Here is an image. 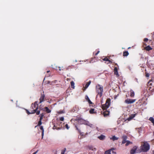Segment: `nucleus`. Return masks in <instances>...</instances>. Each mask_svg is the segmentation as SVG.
<instances>
[{
	"mask_svg": "<svg viewBox=\"0 0 154 154\" xmlns=\"http://www.w3.org/2000/svg\"><path fill=\"white\" fill-rule=\"evenodd\" d=\"M110 99H107L105 104L102 105V108L103 110H106L109 108L110 104Z\"/></svg>",
	"mask_w": 154,
	"mask_h": 154,
	"instance_id": "20e7f679",
	"label": "nucleus"
},
{
	"mask_svg": "<svg viewBox=\"0 0 154 154\" xmlns=\"http://www.w3.org/2000/svg\"><path fill=\"white\" fill-rule=\"evenodd\" d=\"M112 151V153L116 154V153L113 151L112 149H110L105 152V154H111V152Z\"/></svg>",
	"mask_w": 154,
	"mask_h": 154,
	"instance_id": "4468645a",
	"label": "nucleus"
},
{
	"mask_svg": "<svg viewBox=\"0 0 154 154\" xmlns=\"http://www.w3.org/2000/svg\"><path fill=\"white\" fill-rule=\"evenodd\" d=\"M118 137H116L115 136H113L112 138H110V139L112 140L113 141L117 140L118 139Z\"/></svg>",
	"mask_w": 154,
	"mask_h": 154,
	"instance_id": "b1692460",
	"label": "nucleus"
},
{
	"mask_svg": "<svg viewBox=\"0 0 154 154\" xmlns=\"http://www.w3.org/2000/svg\"><path fill=\"white\" fill-rule=\"evenodd\" d=\"M122 138L123 139V140L122 141V143L124 144L127 141V140H126L127 138V137L126 136L124 135L122 137Z\"/></svg>",
	"mask_w": 154,
	"mask_h": 154,
	"instance_id": "f8f14e48",
	"label": "nucleus"
},
{
	"mask_svg": "<svg viewBox=\"0 0 154 154\" xmlns=\"http://www.w3.org/2000/svg\"><path fill=\"white\" fill-rule=\"evenodd\" d=\"M37 103L38 102L36 101H35L34 103H32L30 109H32V113H36V115H38L40 114V111L37 110L38 108V104Z\"/></svg>",
	"mask_w": 154,
	"mask_h": 154,
	"instance_id": "f257e3e1",
	"label": "nucleus"
},
{
	"mask_svg": "<svg viewBox=\"0 0 154 154\" xmlns=\"http://www.w3.org/2000/svg\"><path fill=\"white\" fill-rule=\"evenodd\" d=\"M109 112L107 110H106L103 113V115L104 116H108L109 114Z\"/></svg>",
	"mask_w": 154,
	"mask_h": 154,
	"instance_id": "6ab92c4d",
	"label": "nucleus"
},
{
	"mask_svg": "<svg viewBox=\"0 0 154 154\" xmlns=\"http://www.w3.org/2000/svg\"><path fill=\"white\" fill-rule=\"evenodd\" d=\"M135 99H128L125 100V103L127 104L133 103L135 101Z\"/></svg>",
	"mask_w": 154,
	"mask_h": 154,
	"instance_id": "423d86ee",
	"label": "nucleus"
},
{
	"mask_svg": "<svg viewBox=\"0 0 154 154\" xmlns=\"http://www.w3.org/2000/svg\"><path fill=\"white\" fill-rule=\"evenodd\" d=\"M75 120L79 124H85L86 122L85 120L80 118H77L75 119Z\"/></svg>",
	"mask_w": 154,
	"mask_h": 154,
	"instance_id": "39448f33",
	"label": "nucleus"
},
{
	"mask_svg": "<svg viewBox=\"0 0 154 154\" xmlns=\"http://www.w3.org/2000/svg\"><path fill=\"white\" fill-rule=\"evenodd\" d=\"M114 74L116 75L117 77H119V75L118 74V69L117 67H115L114 70Z\"/></svg>",
	"mask_w": 154,
	"mask_h": 154,
	"instance_id": "9d476101",
	"label": "nucleus"
},
{
	"mask_svg": "<svg viewBox=\"0 0 154 154\" xmlns=\"http://www.w3.org/2000/svg\"><path fill=\"white\" fill-rule=\"evenodd\" d=\"M154 141V139L152 140V141Z\"/></svg>",
	"mask_w": 154,
	"mask_h": 154,
	"instance_id": "8fccbe9b",
	"label": "nucleus"
},
{
	"mask_svg": "<svg viewBox=\"0 0 154 154\" xmlns=\"http://www.w3.org/2000/svg\"><path fill=\"white\" fill-rule=\"evenodd\" d=\"M143 46H146L147 45L146 43H143Z\"/></svg>",
	"mask_w": 154,
	"mask_h": 154,
	"instance_id": "49530a36",
	"label": "nucleus"
},
{
	"mask_svg": "<svg viewBox=\"0 0 154 154\" xmlns=\"http://www.w3.org/2000/svg\"><path fill=\"white\" fill-rule=\"evenodd\" d=\"M44 110L46 111L47 113H50L51 110L50 109L47 107H45L44 108Z\"/></svg>",
	"mask_w": 154,
	"mask_h": 154,
	"instance_id": "2eb2a0df",
	"label": "nucleus"
},
{
	"mask_svg": "<svg viewBox=\"0 0 154 154\" xmlns=\"http://www.w3.org/2000/svg\"><path fill=\"white\" fill-rule=\"evenodd\" d=\"M153 135H154V131L153 132Z\"/></svg>",
	"mask_w": 154,
	"mask_h": 154,
	"instance_id": "3c124183",
	"label": "nucleus"
},
{
	"mask_svg": "<svg viewBox=\"0 0 154 154\" xmlns=\"http://www.w3.org/2000/svg\"><path fill=\"white\" fill-rule=\"evenodd\" d=\"M50 76V73L46 75V76L47 77H49Z\"/></svg>",
	"mask_w": 154,
	"mask_h": 154,
	"instance_id": "37998d69",
	"label": "nucleus"
},
{
	"mask_svg": "<svg viewBox=\"0 0 154 154\" xmlns=\"http://www.w3.org/2000/svg\"><path fill=\"white\" fill-rule=\"evenodd\" d=\"M58 114H61L64 113V112L62 110H60L57 112Z\"/></svg>",
	"mask_w": 154,
	"mask_h": 154,
	"instance_id": "2f4dec72",
	"label": "nucleus"
},
{
	"mask_svg": "<svg viewBox=\"0 0 154 154\" xmlns=\"http://www.w3.org/2000/svg\"><path fill=\"white\" fill-rule=\"evenodd\" d=\"M42 121L39 120L37 126H40L42 124Z\"/></svg>",
	"mask_w": 154,
	"mask_h": 154,
	"instance_id": "72a5a7b5",
	"label": "nucleus"
},
{
	"mask_svg": "<svg viewBox=\"0 0 154 154\" xmlns=\"http://www.w3.org/2000/svg\"><path fill=\"white\" fill-rule=\"evenodd\" d=\"M38 150H37L35 152L32 154H36V153L38 152Z\"/></svg>",
	"mask_w": 154,
	"mask_h": 154,
	"instance_id": "a18cd8bd",
	"label": "nucleus"
},
{
	"mask_svg": "<svg viewBox=\"0 0 154 154\" xmlns=\"http://www.w3.org/2000/svg\"><path fill=\"white\" fill-rule=\"evenodd\" d=\"M126 143L125 144L126 146H127L130 144H132V142H130L129 140H127Z\"/></svg>",
	"mask_w": 154,
	"mask_h": 154,
	"instance_id": "a878e982",
	"label": "nucleus"
},
{
	"mask_svg": "<svg viewBox=\"0 0 154 154\" xmlns=\"http://www.w3.org/2000/svg\"><path fill=\"white\" fill-rule=\"evenodd\" d=\"M152 154H154V150L152 151Z\"/></svg>",
	"mask_w": 154,
	"mask_h": 154,
	"instance_id": "09e8293b",
	"label": "nucleus"
},
{
	"mask_svg": "<svg viewBox=\"0 0 154 154\" xmlns=\"http://www.w3.org/2000/svg\"><path fill=\"white\" fill-rule=\"evenodd\" d=\"M65 69V68L63 66H61L58 67H57L56 69L57 71H61V70H63Z\"/></svg>",
	"mask_w": 154,
	"mask_h": 154,
	"instance_id": "9b49d317",
	"label": "nucleus"
},
{
	"mask_svg": "<svg viewBox=\"0 0 154 154\" xmlns=\"http://www.w3.org/2000/svg\"><path fill=\"white\" fill-rule=\"evenodd\" d=\"M65 127L67 129H69V127L68 126V125L67 124H66L65 125Z\"/></svg>",
	"mask_w": 154,
	"mask_h": 154,
	"instance_id": "e433bc0d",
	"label": "nucleus"
},
{
	"mask_svg": "<svg viewBox=\"0 0 154 154\" xmlns=\"http://www.w3.org/2000/svg\"><path fill=\"white\" fill-rule=\"evenodd\" d=\"M66 148H64L63 150H62L61 152V154H64V153L66 151Z\"/></svg>",
	"mask_w": 154,
	"mask_h": 154,
	"instance_id": "473e14b6",
	"label": "nucleus"
},
{
	"mask_svg": "<svg viewBox=\"0 0 154 154\" xmlns=\"http://www.w3.org/2000/svg\"><path fill=\"white\" fill-rule=\"evenodd\" d=\"M144 49L147 51H149L152 49V48L149 45H148L145 47H144Z\"/></svg>",
	"mask_w": 154,
	"mask_h": 154,
	"instance_id": "ddd939ff",
	"label": "nucleus"
},
{
	"mask_svg": "<svg viewBox=\"0 0 154 154\" xmlns=\"http://www.w3.org/2000/svg\"><path fill=\"white\" fill-rule=\"evenodd\" d=\"M26 112L27 113V114L28 115H29L31 114H33V113H32V110H30V112L27 109H26Z\"/></svg>",
	"mask_w": 154,
	"mask_h": 154,
	"instance_id": "7c9ffc66",
	"label": "nucleus"
},
{
	"mask_svg": "<svg viewBox=\"0 0 154 154\" xmlns=\"http://www.w3.org/2000/svg\"><path fill=\"white\" fill-rule=\"evenodd\" d=\"M85 99H86V100H87L89 104H93L92 102L90 100V99H89V98L88 97V96H86Z\"/></svg>",
	"mask_w": 154,
	"mask_h": 154,
	"instance_id": "dca6fc26",
	"label": "nucleus"
},
{
	"mask_svg": "<svg viewBox=\"0 0 154 154\" xmlns=\"http://www.w3.org/2000/svg\"><path fill=\"white\" fill-rule=\"evenodd\" d=\"M47 72L48 73H50V70L47 71Z\"/></svg>",
	"mask_w": 154,
	"mask_h": 154,
	"instance_id": "de8ad7c7",
	"label": "nucleus"
},
{
	"mask_svg": "<svg viewBox=\"0 0 154 154\" xmlns=\"http://www.w3.org/2000/svg\"><path fill=\"white\" fill-rule=\"evenodd\" d=\"M89 149L91 150H96L95 148H94L92 146H90L89 147Z\"/></svg>",
	"mask_w": 154,
	"mask_h": 154,
	"instance_id": "c756f323",
	"label": "nucleus"
},
{
	"mask_svg": "<svg viewBox=\"0 0 154 154\" xmlns=\"http://www.w3.org/2000/svg\"><path fill=\"white\" fill-rule=\"evenodd\" d=\"M148 40V39L147 38H145L143 40V41L144 42H147Z\"/></svg>",
	"mask_w": 154,
	"mask_h": 154,
	"instance_id": "58836bf2",
	"label": "nucleus"
},
{
	"mask_svg": "<svg viewBox=\"0 0 154 154\" xmlns=\"http://www.w3.org/2000/svg\"><path fill=\"white\" fill-rule=\"evenodd\" d=\"M129 54V53L128 51H125L123 53V56L126 57L128 56Z\"/></svg>",
	"mask_w": 154,
	"mask_h": 154,
	"instance_id": "4be33fe9",
	"label": "nucleus"
},
{
	"mask_svg": "<svg viewBox=\"0 0 154 154\" xmlns=\"http://www.w3.org/2000/svg\"><path fill=\"white\" fill-rule=\"evenodd\" d=\"M40 129L42 130V137H43L44 135V130L43 129V128L42 126H41L40 127Z\"/></svg>",
	"mask_w": 154,
	"mask_h": 154,
	"instance_id": "412c9836",
	"label": "nucleus"
},
{
	"mask_svg": "<svg viewBox=\"0 0 154 154\" xmlns=\"http://www.w3.org/2000/svg\"><path fill=\"white\" fill-rule=\"evenodd\" d=\"M135 114H133L132 115H131V116H130L127 119V120L129 121L131 120V119H132L133 118L135 117Z\"/></svg>",
	"mask_w": 154,
	"mask_h": 154,
	"instance_id": "aec40b11",
	"label": "nucleus"
},
{
	"mask_svg": "<svg viewBox=\"0 0 154 154\" xmlns=\"http://www.w3.org/2000/svg\"><path fill=\"white\" fill-rule=\"evenodd\" d=\"M99 52H100V51H98L95 54V55H97L99 53Z\"/></svg>",
	"mask_w": 154,
	"mask_h": 154,
	"instance_id": "79ce46f5",
	"label": "nucleus"
},
{
	"mask_svg": "<svg viewBox=\"0 0 154 154\" xmlns=\"http://www.w3.org/2000/svg\"><path fill=\"white\" fill-rule=\"evenodd\" d=\"M39 117H40L39 120L42 121V119L43 118V117L40 116H39Z\"/></svg>",
	"mask_w": 154,
	"mask_h": 154,
	"instance_id": "ea45409f",
	"label": "nucleus"
},
{
	"mask_svg": "<svg viewBox=\"0 0 154 154\" xmlns=\"http://www.w3.org/2000/svg\"><path fill=\"white\" fill-rule=\"evenodd\" d=\"M64 117H60V120L61 121H63L64 120Z\"/></svg>",
	"mask_w": 154,
	"mask_h": 154,
	"instance_id": "4c0bfd02",
	"label": "nucleus"
},
{
	"mask_svg": "<svg viewBox=\"0 0 154 154\" xmlns=\"http://www.w3.org/2000/svg\"><path fill=\"white\" fill-rule=\"evenodd\" d=\"M134 93L133 91H131L130 93V96L131 97H134Z\"/></svg>",
	"mask_w": 154,
	"mask_h": 154,
	"instance_id": "bb28decb",
	"label": "nucleus"
},
{
	"mask_svg": "<svg viewBox=\"0 0 154 154\" xmlns=\"http://www.w3.org/2000/svg\"><path fill=\"white\" fill-rule=\"evenodd\" d=\"M146 76L147 77H149L150 76V74L149 73H147V72H146Z\"/></svg>",
	"mask_w": 154,
	"mask_h": 154,
	"instance_id": "f704fd0d",
	"label": "nucleus"
},
{
	"mask_svg": "<svg viewBox=\"0 0 154 154\" xmlns=\"http://www.w3.org/2000/svg\"><path fill=\"white\" fill-rule=\"evenodd\" d=\"M103 60L104 61H108L109 63H107V64L109 63L111 64L112 63V62L109 60L107 57H106L104 59H103Z\"/></svg>",
	"mask_w": 154,
	"mask_h": 154,
	"instance_id": "a211bd4d",
	"label": "nucleus"
},
{
	"mask_svg": "<svg viewBox=\"0 0 154 154\" xmlns=\"http://www.w3.org/2000/svg\"><path fill=\"white\" fill-rule=\"evenodd\" d=\"M103 87L102 85H101L99 84L97 85L96 86V91L97 94V97L98 95H99L100 97H101L102 96V93L103 91Z\"/></svg>",
	"mask_w": 154,
	"mask_h": 154,
	"instance_id": "7ed1b4c3",
	"label": "nucleus"
},
{
	"mask_svg": "<svg viewBox=\"0 0 154 154\" xmlns=\"http://www.w3.org/2000/svg\"><path fill=\"white\" fill-rule=\"evenodd\" d=\"M45 97V96L44 94H41V95L40 97V98L39 99V103H41L42 102L44 101V98Z\"/></svg>",
	"mask_w": 154,
	"mask_h": 154,
	"instance_id": "1a4fd4ad",
	"label": "nucleus"
},
{
	"mask_svg": "<svg viewBox=\"0 0 154 154\" xmlns=\"http://www.w3.org/2000/svg\"><path fill=\"white\" fill-rule=\"evenodd\" d=\"M149 120L153 124V125H154V118L153 117H151L149 118Z\"/></svg>",
	"mask_w": 154,
	"mask_h": 154,
	"instance_id": "cd10ccee",
	"label": "nucleus"
},
{
	"mask_svg": "<svg viewBox=\"0 0 154 154\" xmlns=\"http://www.w3.org/2000/svg\"><path fill=\"white\" fill-rule=\"evenodd\" d=\"M137 148V146H134L132 149H131V150L130 154H134L135 153L136 150Z\"/></svg>",
	"mask_w": 154,
	"mask_h": 154,
	"instance_id": "6e6552de",
	"label": "nucleus"
},
{
	"mask_svg": "<svg viewBox=\"0 0 154 154\" xmlns=\"http://www.w3.org/2000/svg\"><path fill=\"white\" fill-rule=\"evenodd\" d=\"M118 95H119V94H118L117 95V96H115L114 97V99H116V98H117V96Z\"/></svg>",
	"mask_w": 154,
	"mask_h": 154,
	"instance_id": "c03bdc74",
	"label": "nucleus"
},
{
	"mask_svg": "<svg viewBox=\"0 0 154 154\" xmlns=\"http://www.w3.org/2000/svg\"><path fill=\"white\" fill-rule=\"evenodd\" d=\"M70 85H71V87L72 88L74 89L75 88V86H74L75 83H74V82L73 81H71L70 82Z\"/></svg>",
	"mask_w": 154,
	"mask_h": 154,
	"instance_id": "5701e85b",
	"label": "nucleus"
},
{
	"mask_svg": "<svg viewBox=\"0 0 154 154\" xmlns=\"http://www.w3.org/2000/svg\"><path fill=\"white\" fill-rule=\"evenodd\" d=\"M149 149L150 145L147 142H144L140 146V149L143 152H147Z\"/></svg>",
	"mask_w": 154,
	"mask_h": 154,
	"instance_id": "f03ea898",
	"label": "nucleus"
},
{
	"mask_svg": "<svg viewBox=\"0 0 154 154\" xmlns=\"http://www.w3.org/2000/svg\"><path fill=\"white\" fill-rule=\"evenodd\" d=\"M91 81H89L88 82H87L85 85V88H88V87L89 85L91 83Z\"/></svg>",
	"mask_w": 154,
	"mask_h": 154,
	"instance_id": "393cba45",
	"label": "nucleus"
},
{
	"mask_svg": "<svg viewBox=\"0 0 154 154\" xmlns=\"http://www.w3.org/2000/svg\"><path fill=\"white\" fill-rule=\"evenodd\" d=\"M94 109H91L89 110V112L91 114H93L94 113Z\"/></svg>",
	"mask_w": 154,
	"mask_h": 154,
	"instance_id": "c85d7f7f",
	"label": "nucleus"
},
{
	"mask_svg": "<svg viewBox=\"0 0 154 154\" xmlns=\"http://www.w3.org/2000/svg\"><path fill=\"white\" fill-rule=\"evenodd\" d=\"M75 127L76 129L78 131H79V132L80 133L81 131H80V129H79L76 126H75Z\"/></svg>",
	"mask_w": 154,
	"mask_h": 154,
	"instance_id": "c9c22d12",
	"label": "nucleus"
},
{
	"mask_svg": "<svg viewBox=\"0 0 154 154\" xmlns=\"http://www.w3.org/2000/svg\"><path fill=\"white\" fill-rule=\"evenodd\" d=\"M39 116L43 117L44 116V113H42V114H41Z\"/></svg>",
	"mask_w": 154,
	"mask_h": 154,
	"instance_id": "a19ab883",
	"label": "nucleus"
},
{
	"mask_svg": "<svg viewBox=\"0 0 154 154\" xmlns=\"http://www.w3.org/2000/svg\"><path fill=\"white\" fill-rule=\"evenodd\" d=\"M98 138L101 140H103L105 138V136L103 135H101L98 137Z\"/></svg>",
	"mask_w": 154,
	"mask_h": 154,
	"instance_id": "f3484780",
	"label": "nucleus"
},
{
	"mask_svg": "<svg viewBox=\"0 0 154 154\" xmlns=\"http://www.w3.org/2000/svg\"><path fill=\"white\" fill-rule=\"evenodd\" d=\"M60 125V124H59L58 125L57 124L56 125H54L53 126V129H56L57 130L61 129V126Z\"/></svg>",
	"mask_w": 154,
	"mask_h": 154,
	"instance_id": "0eeeda50",
	"label": "nucleus"
}]
</instances>
